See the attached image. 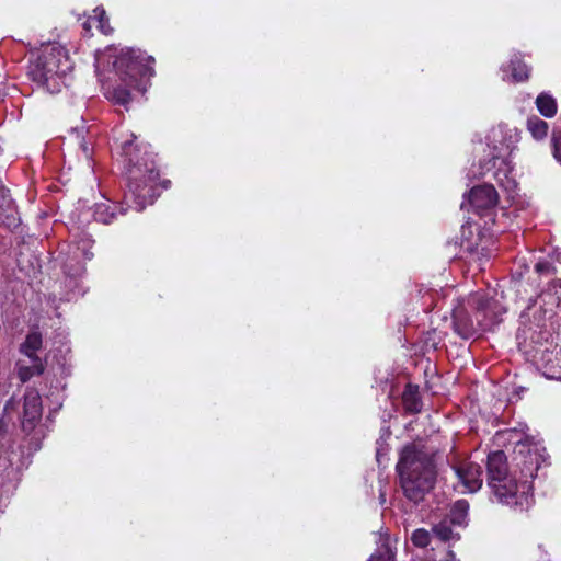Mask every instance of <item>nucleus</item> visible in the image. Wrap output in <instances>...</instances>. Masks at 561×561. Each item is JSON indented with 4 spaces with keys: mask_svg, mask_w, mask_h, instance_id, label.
<instances>
[{
    "mask_svg": "<svg viewBox=\"0 0 561 561\" xmlns=\"http://www.w3.org/2000/svg\"><path fill=\"white\" fill-rule=\"evenodd\" d=\"M122 150L127 178L124 204L141 211L147 205L153 204L161 193L154 157L149 150L135 146L134 140H126Z\"/></svg>",
    "mask_w": 561,
    "mask_h": 561,
    "instance_id": "1",
    "label": "nucleus"
},
{
    "mask_svg": "<svg viewBox=\"0 0 561 561\" xmlns=\"http://www.w3.org/2000/svg\"><path fill=\"white\" fill-rule=\"evenodd\" d=\"M436 457L437 451L421 442L407 444L400 450L396 469L403 494L409 501L417 504L434 489L437 479Z\"/></svg>",
    "mask_w": 561,
    "mask_h": 561,
    "instance_id": "2",
    "label": "nucleus"
},
{
    "mask_svg": "<svg viewBox=\"0 0 561 561\" xmlns=\"http://www.w3.org/2000/svg\"><path fill=\"white\" fill-rule=\"evenodd\" d=\"M486 468L488 484L497 502L516 512H525L533 506L534 495L530 494V486L526 482L517 484L512 470H508L504 451L496 450L489 454Z\"/></svg>",
    "mask_w": 561,
    "mask_h": 561,
    "instance_id": "3",
    "label": "nucleus"
},
{
    "mask_svg": "<svg viewBox=\"0 0 561 561\" xmlns=\"http://www.w3.org/2000/svg\"><path fill=\"white\" fill-rule=\"evenodd\" d=\"M72 70L68 51L60 45L46 46L30 62L28 77L49 93H58L66 85L67 76Z\"/></svg>",
    "mask_w": 561,
    "mask_h": 561,
    "instance_id": "4",
    "label": "nucleus"
},
{
    "mask_svg": "<svg viewBox=\"0 0 561 561\" xmlns=\"http://www.w3.org/2000/svg\"><path fill=\"white\" fill-rule=\"evenodd\" d=\"M470 310L465 306H458L453 312V325L455 332L462 339H470L480 331L491 330L496 319L488 318L486 311L492 308V302L482 294H474L468 300Z\"/></svg>",
    "mask_w": 561,
    "mask_h": 561,
    "instance_id": "5",
    "label": "nucleus"
},
{
    "mask_svg": "<svg viewBox=\"0 0 561 561\" xmlns=\"http://www.w3.org/2000/svg\"><path fill=\"white\" fill-rule=\"evenodd\" d=\"M153 64V57L145 56L139 50L128 49L116 58L114 67L121 73V79L126 87H133L138 76L151 77L154 73Z\"/></svg>",
    "mask_w": 561,
    "mask_h": 561,
    "instance_id": "6",
    "label": "nucleus"
},
{
    "mask_svg": "<svg viewBox=\"0 0 561 561\" xmlns=\"http://www.w3.org/2000/svg\"><path fill=\"white\" fill-rule=\"evenodd\" d=\"M541 457L537 449H531L526 444H518L514 449L512 476L517 484L526 482L530 486L533 495V480L540 468Z\"/></svg>",
    "mask_w": 561,
    "mask_h": 561,
    "instance_id": "7",
    "label": "nucleus"
},
{
    "mask_svg": "<svg viewBox=\"0 0 561 561\" xmlns=\"http://www.w3.org/2000/svg\"><path fill=\"white\" fill-rule=\"evenodd\" d=\"M43 413L42 399L37 390L27 389L24 394L22 428L32 432Z\"/></svg>",
    "mask_w": 561,
    "mask_h": 561,
    "instance_id": "8",
    "label": "nucleus"
},
{
    "mask_svg": "<svg viewBox=\"0 0 561 561\" xmlns=\"http://www.w3.org/2000/svg\"><path fill=\"white\" fill-rule=\"evenodd\" d=\"M453 469L466 492L473 493L481 489L483 483L481 466L471 461H463L453 466Z\"/></svg>",
    "mask_w": 561,
    "mask_h": 561,
    "instance_id": "9",
    "label": "nucleus"
},
{
    "mask_svg": "<svg viewBox=\"0 0 561 561\" xmlns=\"http://www.w3.org/2000/svg\"><path fill=\"white\" fill-rule=\"evenodd\" d=\"M497 202L499 194L491 184L474 186L468 194V203L477 213L494 207Z\"/></svg>",
    "mask_w": 561,
    "mask_h": 561,
    "instance_id": "10",
    "label": "nucleus"
},
{
    "mask_svg": "<svg viewBox=\"0 0 561 561\" xmlns=\"http://www.w3.org/2000/svg\"><path fill=\"white\" fill-rule=\"evenodd\" d=\"M117 208L116 204L99 203L94 206L93 217L99 222L110 225L116 219L117 215H125L126 213V208L121 206L118 213L116 211Z\"/></svg>",
    "mask_w": 561,
    "mask_h": 561,
    "instance_id": "11",
    "label": "nucleus"
},
{
    "mask_svg": "<svg viewBox=\"0 0 561 561\" xmlns=\"http://www.w3.org/2000/svg\"><path fill=\"white\" fill-rule=\"evenodd\" d=\"M43 346V336L42 333L37 330L31 331L24 342L20 345V352L27 356L31 360L41 359L36 352L39 351Z\"/></svg>",
    "mask_w": 561,
    "mask_h": 561,
    "instance_id": "12",
    "label": "nucleus"
},
{
    "mask_svg": "<svg viewBox=\"0 0 561 561\" xmlns=\"http://www.w3.org/2000/svg\"><path fill=\"white\" fill-rule=\"evenodd\" d=\"M535 104L539 113L547 118H551L557 114V101L548 92L539 93L538 96L536 98Z\"/></svg>",
    "mask_w": 561,
    "mask_h": 561,
    "instance_id": "13",
    "label": "nucleus"
},
{
    "mask_svg": "<svg viewBox=\"0 0 561 561\" xmlns=\"http://www.w3.org/2000/svg\"><path fill=\"white\" fill-rule=\"evenodd\" d=\"M32 365L26 366L21 363L16 364L18 377L21 382H27L34 376H41L45 370V364L42 359L31 360Z\"/></svg>",
    "mask_w": 561,
    "mask_h": 561,
    "instance_id": "14",
    "label": "nucleus"
},
{
    "mask_svg": "<svg viewBox=\"0 0 561 561\" xmlns=\"http://www.w3.org/2000/svg\"><path fill=\"white\" fill-rule=\"evenodd\" d=\"M402 402L407 412L415 414L421 412L422 402L417 388L409 385L402 394Z\"/></svg>",
    "mask_w": 561,
    "mask_h": 561,
    "instance_id": "15",
    "label": "nucleus"
},
{
    "mask_svg": "<svg viewBox=\"0 0 561 561\" xmlns=\"http://www.w3.org/2000/svg\"><path fill=\"white\" fill-rule=\"evenodd\" d=\"M468 510H469V503L466 500L456 501L450 508L447 519L453 525L463 526L466 524Z\"/></svg>",
    "mask_w": 561,
    "mask_h": 561,
    "instance_id": "16",
    "label": "nucleus"
},
{
    "mask_svg": "<svg viewBox=\"0 0 561 561\" xmlns=\"http://www.w3.org/2000/svg\"><path fill=\"white\" fill-rule=\"evenodd\" d=\"M549 125L538 116H531L527 119V129L535 139H543L548 135Z\"/></svg>",
    "mask_w": 561,
    "mask_h": 561,
    "instance_id": "17",
    "label": "nucleus"
},
{
    "mask_svg": "<svg viewBox=\"0 0 561 561\" xmlns=\"http://www.w3.org/2000/svg\"><path fill=\"white\" fill-rule=\"evenodd\" d=\"M451 525L448 519H444L433 527V533L442 541L451 540L456 536L451 529Z\"/></svg>",
    "mask_w": 561,
    "mask_h": 561,
    "instance_id": "18",
    "label": "nucleus"
},
{
    "mask_svg": "<svg viewBox=\"0 0 561 561\" xmlns=\"http://www.w3.org/2000/svg\"><path fill=\"white\" fill-rule=\"evenodd\" d=\"M512 77L515 81H525L529 77L528 66L519 59L511 61Z\"/></svg>",
    "mask_w": 561,
    "mask_h": 561,
    "instance_id": "19",
    "label": "nucleus"
},
{
    "mask_svg": "<svg viewBox=\"0 0 561 561\" xmlns=\"http://www.w3.org/2000/svg\"><path fill=\"white\" fill-rule=\"evenodd\" d=\"M367 561H394V552L388 543H382Z\"/></svg>",
    "mask_w": 561,
    "mask_h": 561,
    "instance_id": "20",
    "label": "nucleus"
},
{
    "mask_svg": "<svg viewBox=\"0 0 561 561\" xmlns=\"http://www.w3.org/2000/svg\"><path fill=\"white\" fill-rule=\"evenodd\" d=\"M411 541L415 547L425 548L431 542V534L424 528H417L412 533Z\"/></svg>",
    "mask_w": 561,
    "mask_h": 561,
    "instance_id": "21",
    "label": "nucleus"
},
{
    "mask_svg": "<svg viewBox=\"0 0 561 561\" xmlns=\"http://www.w3.org/2000/svg\"><path fill=\"white\" fill-rule=\"evenodd\" d=\"M87 131V127L83 123L80 125H77L75 127H71L70 133L71 135L76 136L77 140L79 141V146L87 158L90 157V148L87 141H84L83 135Z\"/></svg>",
    "mask_w": 561,
    "mask_h": 561,
    "instance_id": "22",
    "label": "nucleus"
},
{
    "mask_svg": "<svg viewBox=\"0 0 561 561\" xmlns=\"http://www.w3.org/2000/svg\"><path fill=\"white\" fill-rule=\"evenodd\" d=\"M13 208V201L9 195V191L0 181V216Z\"/></svg>",
    "mask_w": 561,
    "mask_h": 561,
    "instance_id": "23",
    "label": "nucleus"
},
{
    "mask_svg": "<svg viewBox=\"0 0 561 561\" xmlns=\"http://www.w3.org/2000/svg\"><path fill=\"white\" fill-rule=\"evenodd\" d=\"M112 99L122 105H126L130 101V92L126 87H117L112 91Z\"/></svg>",
    "mask_w": 561,
    "mask_h": 561,
    "instance_id": "24",
    "label": "nucleus"
},
{
    "mask_svg": "<svg viewBox=\"0 0 561 561\" xmlns=\"http://www.w3.org/2000/svg\"><path fill=\"white\" fill-rule=\"evenodd\" d=\"M534 268L540 275H553L557 272L554 265L547 260L538 261Z\"/></svg>",
    "mask_w": 561,
    "mask_h": 561,
    "instance_id": "25",
    "label": "nucleus"
},
{
    "mask_svg": "<svg viewBox=\"0 0 561 561\" xmlns=\"http://www.w3.org/2000/svg\"><path fill=\"white\" fill-rule=\"evenodd\" d=\"M553 156L561 163V131L557 133L552 137Z\"/></svg>",
    "mask_w": 561,
    "mask_h": 561,
    "instance_id": "26",
    "label": "nucleus"
},
{
    "mask_svg": "<svg viewBox=\"0 0 561 561\" xmlns=\"http://www.w3.org/2000/svg\"><path fill=\"white\" fill-rule=\"evenodd\" d=\"M492 302V308L486 311L488 318H494L496 319V323L501 321L500 316L504 312L502 308L497 306V302L493 299L488 298Z\"/></svg>",
    "mask_w": 561,
    "mask_h": 561,
    "instance_id": "27",
    "label": "nucleus"
},
{
    "mask_svg": "<svg viewBox=\"0 0 561 561\" xmlns=\"http://www.w3.org/2000/svg\"><path fill=\"white\" fill-rule=\"evenodd\" d=\"M94 16L99 19V22L102 23L104 20L107 21L105 10L102 8H96L94 10Z\"/></svg>",
    "mask_w": 561,
    "mask_h": 561,
    "instance_id": "28",
    "label": "nucleus"
},
{
    "mask_svg": "<svg viewBox=\"0 0 561 561\" xmlns=\"http://www.w3.org/2000/svg\"><path fill=\"white\" fill-rule=\"evenodd\" d=\"M108 20H104L102 23H100V28L104 34H108L112 32V28L107 25Z\"/></svg>",
    "mask_w": 561,
    "mask_h": 561,
    "instance_id": "29",
    "label": "nucleus"
},
{
    "mask_svg": "<svg viewBox=\"0 0 561 561\" xmlns=\"http://www.w3.org/2000/svg\"><path fill=\"white\" fill-rule=\"evenodd\" d=\"M551 257L557 261L558 263L561 264V251L559 250H554L552 253H551Z\"/></svg>",
    "mask_w": 561,
    "mask_h": 561,
    "instance_id": "30",
    "label": "nucleus"
}]
</instances>
